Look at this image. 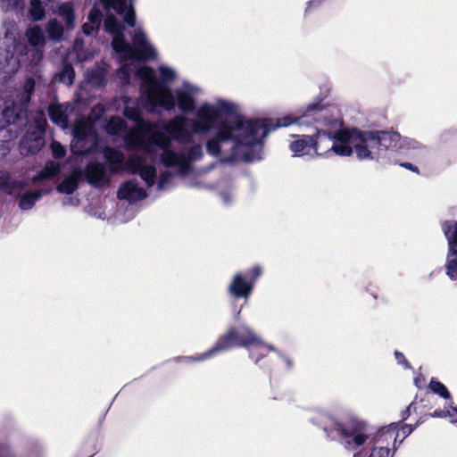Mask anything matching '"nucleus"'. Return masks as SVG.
<instances>
[{
	"label": "nucleus",
	"instance_id": "nucleus-1",
	"mask_svg": "<svg viewBox=\"0 0 457 457\" xmlns=\"http://www.w3.org/2000/svg\"><path fill=\"white\" fill-rule=\"evenodd\" d=\"M200 93V87L187 81L177 87L173 94L175 106L178 105L183 114L195 112V117L177 115L168 121L144 120L139 101L126 97L123 115L137 123V129L129 133L126 142L151 154L161 153L162 163L164 166L176 168L179 173L187 174L191 170L192 163L203 158V145L195 144L176 152L172 149V142L190 144L195 135L210 133L223 116L237 112V106L233 103L223 99L213 104L204 103L196 108L195 98Z\"/></svg>",
	"mask_w": 457,
	"mask_h": 457
},
{
	"label": "nucleus",
	"instance_id": "nucleus-2",
	"mask_svg": "<svg viewBox=\"0 0 457 457\" xmlns=\"http://www.w3.org/2000/svg\"><path fill=\"white\" fill-rule=\"evenodd\" d=\"M337 109L326 107L321 102L309 104L299 116L287 115L264 122L249 120L243 116L222 120L212 137L206 141V151L213 157H220L222 163L253 162L262 159L263 141L268 134L278 128L296 124L309 128L311 120L315 122L312 135L303 134L290 144L295 156L309 154L313 149L320 155L328 152L334 138L329 135L330 120L335 118Z\"/></svg>",
	"mask_w": 457,
	"mask_h": 457
},
{
	"label": "nucleus",
	"instance_id": "nucleus-3",
	"mask_svg": "<svg viewBox=\"0 0 457 457\" xmlns=\"http://www.w3.org/2000/svg\"><path fill=\"white\" fill-rule=\"evenodd\" d=\"M305 417L312 424L322 429L328 438L338 440L350 451H354L363 445L370 446L355 453L353 457L393 456L390 454L388 445L395 434V425L381 428L376 436L371 438L364 424L358 421L343 424L326 410L319 407L306 411Z\"/></svg>",
	"mask_w": 457,
	"mask_h": 457
},
{
	"label": "nucleus",
	"instance_id": "nucleus-4",
	"mask_svg": "<svg viewBox=\"0 0 457 457\" xmlns=\"http://www.w3.org/2000/svg\"><path fill=\"white\" fill-rule=\"evenodd\" d=\"M104 157L108 166L99 162H89L86 166V179L95 187H100L109 183L110 176L120 170H126L132 174H139L147 187L155 184L156 169L152 163H148L146 154L141 152L125 159L124 154L112 147L104 149Z\"/></svg>",
	"mask_w": 457,
	"mask_h": 457
},
{
	"label": "nucleus",
	"instance_id": "nucleus-5",
	"mask_svg": "<svg viewBox=\"0 0 457 457\" xmlns=\"http://www.w3.org/2000/svg\"><path fill=\"white\" fill-rule=\"evenodd\" d=\"M329 135L334 143L328 151L339 156H350L354 151L359 160L379 159L376 131H361L344 128L338 111L329 121Z\"/></svg>",
	"mask_w": 457,
	"mask_h": 457
},
{
	"label": "nucleus",
	"instance_id": "nucleus-6",
	"mask_svg": "<svg viewBox=\"0 0 457 457\" xmlns=\"http://www.w3.org/2000/svg\"><path fill=\"white\" fill-rule=\"evenodd\" d=\"M232 347L248 349L249 357L254 361L255 364H258L269 351H275L272 345L263 343L250 326L242 323L239 327L230 326L227 332L219 337L216 344L205 353L195 357H182V359L187 361H203L214 357L218 353L227 352Z\"/></svg>",
	"mask_w": 457,
	"mask_h": 457
},
{
	"label": "nucleus",
	"instance_id": "nucleus-7",
	"mask_svg": "<svg viewBox=\"0 0 457 457\" xmlns=\"http://www.w3.org/2000/svg\"><path fill=\"white\" fill-rule=\"evenodd\" d=\"M159 72L161 81H158L153 68L145 66L137 70L136 75L142 82L140 99L150 112H154L157 107L172 111L175 108L173 93L163 84L174 80L176 73L171 68L164 65L159 67Z\"/></svg>",
	"mask_w": 457,
	"mask_h": 457
},
{
	"label": "nucleus",
	"instance_id": "nucleus-8",
	"mask_svg": "<svg viewBox=\"0 0 457 457\" xmlns=\"http://www.w3.org/2000/svg\"><path fill=\"white\" fill-rule=\"evenodd\" d=\"M35 91V80L29 78L13 95L0 100V132L5 141L18 137L27 122V107Z\"/></svg>",
	"mask_w": 457,
	"mask_h": 457
},
{
	"label": "nucleus",
	"instance_id": "nucleus-9",
	"mask_svg": "<svg viewBox=\"0 0 457 457\" xmlns=\"http://www.w3.org/2000/svg\"><path fill=\"white\" fill-rule=\"evenodd\" d=\"M262 273V269L259 265L244 271L236 273L229 285L228 286V295L235 298H244L246 302L254 288L255 283Z\"/></svg>",
	"mask_w": 457,
	"mask_h": 457
},
{
	"label": "nucleus",
	"instance_id": "nucleus-10",
	"mask_svg": "<svg viewBox=\"0 0 457 457\" xmlns=\"http://www.w3.org/2000/svg\"><path fill=\"white\" fill-rule=\"evenodd\" d=\"M71 151L79 155L87 154L96 149L98 145L97 134L94 127L86 120H78L73 128Z\"/></svg>",
	"mask_w": 457,
	"mask_h": 457
},
{
	"label": "nucleus",
	"instance_id": "nucleus-11",
	"mask_svg": "<svg viewBox=\"0 0 457 457\" xmlns=\"http://www.w3.org/2000/svg\"><path fill=\"white\" fill-rule=\"evenodd\" d=\"M442 231L447 242L445 274L451 280L457 281V220L444 221Z\"/></svg>",
	"mask_w": 457,
	"mask_h": 457
},
{
	"label": "nucleus",
	"instance_id": "nucleus-12",
	"mask_svg": "<svg viewBox=\"0 0 457 457\" xmlns=\"http://www.w3.org/2000/svg\"><path fill=\"white\" fill-rule=\"evenodd\" d=\"M45 123L37 122L30 126L20 142V152L23 155L38 153L45 145Z\"/></svg>",
	"mask_w": 457,
	"mask_h": 457
},
{
	"label": "nucleus",
	"instance_id": "nucleus-13",
	"mask_svg": "<svg viewBox=\"0 0 457 457\" xmlns=\"http://www.w3.org/2000/svg\"><path fill=\"white\" fill-rule=\"evenodd\" d=\"M118 198L127 200L129 207H127L128 215L120 217L121 222H128L135 215V208L130 206L132 204L146 197L145 191L139 187L138 182L131 179L124 182L118 190Z\"/></svg>",
	"mask_w": 457,
	"mask_h": 457
},
{
	"label": "nucleus",
	"instance_id": "nucleus-14",
	"mask_svg": "<svg viewBox=\"0 0 457 457\" xmlns=\"http://www.w3.org/2000/svg\"><path fill=\"white\" fill-rule=\"evenodd\" d=\"M134 122L136 123V127L133 129H128V124L125 120H123L120 117L112 116L109 119V120L106 123V131L111 135H119L121 132H125L124 143L127 145L128 149L137 150V151L143 152L145 154H146L149 157V159L153 162L159 161L162 163V154L161 153L151 154V153H148L144 148L137 147H137L131 146V145H129V144H128L126 142V137L129 135V133H130L133 130L137 129V123L136 121H134Z\"/></svg>",
	"mask_w": 457,
	"mask_h": 457
},
{
	"label": "nucleus",
	"instance_id": "nucleus-15",
	"mask_svg": "<svg viewBox=\"0 0 457 457\" xmlns=\"http://www.w3.org/2000/svg\"><path fill=\"white\" fill-rule=\"evenodd\" d=\"M379 158L385 157L386 151H399L402 137L397 132L376 131Z\"/></svg>",
	"mask_w": 457,
	"mask_h": 457
},
{
	"label": "nucleus",
	"instance_id": "nucleus-16",
	"mask_svg": "<svg viewBox=\"0 0 457 457\" xmlns=\"http://www.w3.org/2000/svg\"><path fill=\"white\" fill-rule=\"evenodd\" d=\"M84 178L86 179V169L84 170L81 169H74L70 175L63 179L57 186V191L62 194L71 195L78 189L79 182L82 181Z\"/></svg>",
	"mask_w": 457,
	"mask_h": 457
},
{
	"label": "nucleus",
	"instance_id": "nucleus-17",
	"mask_svg": "<svg viewBox=\"0 0 457 457\" xmlns=\"http://www.w3.org/2000/svg\"><path fill=\"white\" fill-rule=\"evenodd\" d=\"M71 105L66 104H51L48 107V114L51 121L62 129L68 126V117Z\"/></svg>",
	"mask_w": 457,
	"mask_h": 457
},
{
	"label": "nucleus",
	"instance_id": "nucleus-18",
	"mask_svg": "<svg viewBox=\"0 0 457 457\" xmlns=\"http://www.w3.org/2000/svg\"><path fill=\"white\" fill-rule=\"evenodd\" d=\"M103 21V14L97 4H96L88 13L87 22L82 25V31L87 36L97 34Z\"/></svg>",
	"mask_w": 457,
	"mask_h": 457
},
{
	"label": "nucleus",
	"instance_id": "nucleus-19",
	"mask_svg": "<svg viewBox=\"0 0 457 457\" xmlns=\"http://www.w3.org/2000/svg\"><path fill=\"white\" fill-rule=\"evenodd\" d=\"M399 151L411 157L419 158L427 154L428 148L413 138L402 137Z\"/></svg>",
	"mask_w": 457,
	"mask_h": 457
},
{
	"label": "nucleus",
	"instance_id": "nucleus-20",
	"mask_svg": "<svg viewBox=\"0 0 457 457\" xmlns=\"http://www.w3.org/2000/svg\"><path fill=\"white\" fill-rule=\"evenodd\" d=\"M60 171L61 166L53 161H49L39 172L32 177L31 181L34 184H37L45 180H49L56 177Z\"/></svg>",
	"mask_w": 457,
	"mask_h": 457
},
{
	"label": "nucleus",
	"instance_id": "nucleus-21",
	"mask_svg": "<svg viewBox=\"0 0 457 457\" xmlns=\"http://www.w3.org/2000/svg\"><path fill=\"white\" fill-rule=\"evenodd\" d=\"M106 68L102 64L95 65L91 70L87 71L86 79L91 85L100 87L106 82Z\"/></svg>",
	"mask_w": 457,
	"mask_h": 457
},
{
	"label": "nucleus",
	"instance_id": "nucleus-22",
	"mask_svg": "<svg viewBox=\"0 0 457 457\" xmlns=\"http://www.w3.org/2000/svg\"><path fill=\"white\" fill-rule=\"evenodd\" d=\"M26 183L22 180H11L9 172L0 170V188L7 194L13 195L17 191L22 190Z\"/></svg>",
	"mask_w": 457,
	"mask_h": 457
},
{
	"label": "nucleus",
	"instance_id": "nucleus-23",
	"mask_svg": "<svg viewBox=\"0 0 457 457\" xmlns=\"http://www.w3.org/2000/svg\"><path fill=\"white\" fill-rule=\"evenodd\" d=\"M46 193L47 191L43 190L26 192L20 197L19 207L24 211L30 210L35 205L36 202L38 201L43 196V195Z\"/></svg>",
	"mask_w": 457,
	"mask_h": 457
},
{
	"label": "nucleus",
	"instance_id": "nucleus-24",
	"mask_svg": "<svg viewBox=\"0 0 457 457\" xmlns=\"http://www.w3.org/2000/svg\"><path fill=\"white\" fill-rule=\"evenodd\" d=\"M391 425H395V434L391 440H393V447L394 452L396 451L399 445L403 443L404 438H406L409 435L412 433V431L419 426V423H416L414 426L403 424L401 428H398V423H392Z\"/></svg>",
	"mask_w": 457,
	"mask_h": 457
},
{
	"label": "nucleus",
	"instance_id": "nucleus-25",
	"mask_svg": "<svg viewBox=\"0 0 457 457\" xmlns=\"http://www.w3.org/2000/svg\"><path fill=\"white\" fill-rule=\"evenodd\" d=\"M19 68V59L13 54L7 51L4 54V61L0 60V70L7 75H12L18 71Z\"/></svg>",
	"mask_w": 457,
	"mask_h": 457
},
{
	"label": "nucleus",
	"instance_id": "nucleus-26",
	"mask_svg": "<svg viewBox=\"0 0 457 457\" xmlns=\"http://www.w3.org/2000/svg\"><path fill=\"white\" fill-rule=\"evenodd\" d=\"M29 13L35 21H42L46 16L45 4L42 0H30Z\"/></svg>",
	"mask_w": 457,
	"mask_h": 457
},
{
	"label": "nucleus",
	"instance_id": "nucleus-27",
	"mask_svg": "<svg viewBox=\"0 0 457 457\" xmlns=\"http://www.w3.org/2000/svg\"><path fill=\"white\" fill-rule=\"evenodd\" d=\"M27 37L29 44L33 46H44L46 42L45 34L42 29L35 26L27 31Z\"/></svg>",
	"mask_w": 457,
	"mask_h": 457
},
{
	"label": "nucleus",
	"instance_id": "nucleus-28",
	"mask_svg": "<svg viewBox=\"0 0 457 457\" xmlns=\"http://www.w3.org/2000/svg\"><path fill=\"white\" fill-rule=\"evenodd\" d=\"M59 13L62 17L65 25L68 29H71L74 24V12L71 4L70 3H62L59 6Z\"/></svg>",
	"mask_w": 457,
	"mask_h": 457
},
{
	"label": "nucleus",
	"instance_id": "nucleus-29",
	"mask_svg": "<svg viewBox=\"0 0 457 457\" xmlns=\"http://www.w3.org/2000/svg\"><path fill=\"white\" fill-rule=\"evenodd\" d=\"M75 77V71L71 64L64 62L58 74V80L63 84L71 85Z\"/></svg>",
	"mask_w": 457,
	"mask_h": 457
},
{
	"label": "nucleus",
	"instance_id": "nucleus-30",
	"mask_svg": "<svg viewBox=\"0 0 457 457\" xmlns=\"http://www.w3.org/2000/svg\"><path fill=\"white\" fill-rule=\"evenodd\" d=\"M46 30L49 37L53 40H60L63 34L62 25L57 20L49 21Z\"/></svg>",
	"mask_w": 457,
	"mask_h": 457
},
{
	"label": "nucleus",
	"instance_id": "nucleus-31",
	"mask_svg": "<svg viewBox=\"0 0 457 457\" xmlns=\"http://www.w3.org/2000/svg\"><path fill=\"white\" fill-rule=\"evenodd\" d=\"M73 49L76 52L77 59L79 62H83L90 60L93 57L90 52L83 50L82 41L79 38L75 40Z\"/></svg>",
	"mask_w": 457,
	"mask_h": 457
},
{
	"label": "nucleus",
	"instance_id": "nucleus-32",
	"mask_svg": "<svg viewBox=\"0 0 457 457\" xmlns=\"http://www.w3.org/2000/svg\"><path fill=\"white\" fill-rule=\"evenodd\" d=\"M428 386L433 393L439 395L441 397L445 399L450 398L449 391L447 390L445 386L441 382L432 378L431 381L429 382Z\"/></svg>",
	"mask_w": 457,
	"mask_h": 457
},
{
	"label": "nucleus",
	"instance_id": "nucleus-33",
	"mask_svg": "<svg viewBox=\"0 0 457 457\" xmlns=\"http://www.w3.org/2000/svg\"><path fill=\"white\" fill-rule=\"evenodd\" d=\"M172 180V174L170 172L165 171L162 172L160 176V179L157 182V190L164 191L170 187Z\"/></svg>",
	"mask_w": 457,
	"mask_h": 457
},
{
	"label": "nucleus",
	"instance_id": "nucleus-34",
	"mask_svg": "<svg viewBox=\"0 0 457 457\" xmlns=\"http://www.w3.org/2000/svg\"><path fill=\"white\" fill-rule=\"evenodd\" d=\"M23 4V0H0V9L8 12L19 8Z\"/></svg>",
	"mask_w": 457,
	"mask_h": 457
},
{
	"label": "nucleus",
	"instance_id": "nucleus-35",
	"mask_svg": "<svg viewBox=\"0 0 457 457\" xmlns=\"http://www.w3.org/2000/svg\"><path fill=\"white\" fill-rule=\"evenodd\" d=\"M432 417L442 418L448 416L451 419V422L457 425V407H453L450 411H435Z\"/></svg>",
	"mask_w": 457,
	"mask_h": 457
},
{
	"label": "nucleus",
	"instance_id": "nucleus-36",
	"mask_svg": "<svg viewBox=\"0 0 457 457\" xmlns=\"http://www.w3.org/2000/svg\"><path fill=\"white\" fill-rule=\"evenodd\" d=\"M134 0H99L101 6H133Z\"/></svg>",
	"mask_w": 457,
	"mask_h": 457
},
{
	"label": "nucleus",
	"instance_id": "nucleus-37",
	"mask_svg": "<svg viewBox=\"0 0 457 457\" xmlns=\"http://www.w3.org/2000/svg\"><path fill=\"white\" fill-rule=\"evenodd\" d=\"M50 148L53 156L56 159L62 158L66 154V149L58 141H53Z\"/></svg>",
	"mask_w": 457,
	"mask_h": 457
},
{
	"label": "nucleus",
	"instance_id": "nucleus-38",
	"mask_svg": "<svg viewBox=\"0 0 457 457\" xmlns=\"http://www.w3.org/2000/svg\"><path fill=\"white\" fill-rule=\"evenodd\" d=\"M394 355L398 364L402 365L405 370L411 369L410 362L407 361L403 353L395 351Z\"/></svg>",
	"mask_w": 457,
	"mask_h": 457
},
{
	"label": "nucleus",
	"instance_id": "nucleus-39",
	"mask_svg": "<svg viewBox=\"0 0 457 457\" xmlns=\"http://www.w3.org/2000/svg\"><path fill=\"white\" fill-rule=\"evenodd\" d=\"M0 457H15V455L8 445L0 443Z\"/></svg>",
	"mask_w": 457,
	"mask_h": 457
},
{
	"label": "nucleus",
	"instance_id": "nucleus-40",
	"mask_svg": "<svg viewBox=\"0 0 457 457\" xmlns=\"http://www.w3.org/2000/svg\"><path fill=\"white\" fill-rule=\"evenodd\" d=\"M118 74L124 83L129 82V68L125 64L119 69Z\"/></svg>",
	"mask_w": 457,
	"mask_h": 457
},
{
	"label": "nucleus",
	"instance_id": "nucleus-41",
	"mask_svg": "<svg viewBox=\"0 0 457 457\" xmlns=\"http://www.w3.org/2000/svg\"><path fill=\"white\" fill-rule=\"evenodd\" d=\"M220 198L224 204L229 205L232 203V197L228 193L222 192L220 193Z\"/></svg>",
	"mask_w": 457,
	"mask_h": 457
},
{
	"label": "nucleus",
	"instance_id": "nucleus-42",
	"mask_svg": "<svg viewBox=\"0 0 457 457\" xmlns=\"http://www.w3.org/2000/svg\"><path fill=\"white\" fill-rule=\"evenodd\" d=\"M413 403H411L403 412H402V420H405L410 415L411 411V408Z\"/></svg>",
	"mask_w": 457,
	"mask_h": 457
},
{
	"label": "nucleus",
	"instance_id": "nucleus-43",
	"mask_svg": "<svg viewBox=\"0 0 457 457\" xmlns=\"http://www.w3.org/2000/svg\"><path fill=\"white\" fill-rule=\"evenodd\" d=\"M401 166L411 170V171H414V172H418L419 170H418V167L410 163V162H403L401 164Z\"/></svg>",
	"mask_w": 457,
	"mask_h": 457
},
{
	"label": "nucleus",
	"instance_id": "nucleus-44",
	"mask_svg": "<svg viewBox=\"0 0 457 457\" xmlns=\"http://www.w3.org/2000/svg\"><path fill=\"white\" fill-rule=\"evenodd\" d=\"M278 355L286 361L287 365L288 368H291L292 367V362L291 361L286 357L284 354L280 353H278Z\"/></svg>",
	"mask_w": 457,
	"mask_h": 457
},
{
	"label": "nucleus",
	"instance_id": "nucleus-45",
	"mask_svg": "<svg viewBox=\"0 0 457 457\" xmlns=\"http://www.w3.org/2000/svg\"><path fill=\"white\" fill-rule=\"evenodd\" d=\"M241 312H242V307L237 311L234 315H233V319L236 320V321H239L240 320V314H241Z\"/></svg>",
	"mask_w": 457,
	"mask_h": 457
},
{
	"label": "nucleus",
	"instance_id": "nucleus-46",
	"mask_svg": "<svg viewBox=\"0 0 457 457\" xmlns=\"http://www.w3.org/2000/svg\"><path fill=\"white\" fill-rule=\"evenodd\" d=\"M96 110L99 111V114L104 112V108L102 106H96L93 111L96 112Z\"/></svg>",
	"mask_w": 457,
	"mask_h": 457
},
{
	"label": "nucleus",
	"instance_id": "nucleus-47",
	"mask_svg": "<svg viewBox=\"0 0 457 457\" xmlns=\"http://www.w3.org/2000/svg\"><path fill=\"white\" fill-rule=\"evenodd\" d=\"M318 4V2H315V1H310V2L308 3L307 10H308V9H310V8H311V6H312V4Z\"/></svg>",
	"mask_w": 457,
	"mask_h": 457
}]
</instances>
